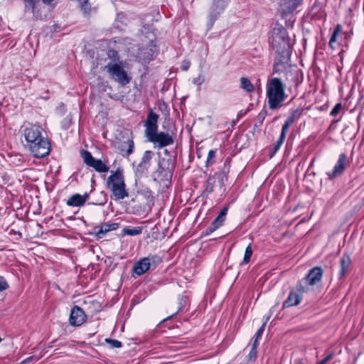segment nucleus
I'll return each mask as SVG.
<instances>
[{
    "label": "nucleus",
    "mask_w": 364,
    "mask_h": 364,
    "mask_svg": "<svg viewBox=\"0 0 364 364\" xmlns=\"http://www.w3.org/2000/svg\"><path fill=\"white\" fill-rule=\"evenodd\" d=\"M21 132L26 141L27 148L36 158H43L49 154L50 150L48 139L43 136L41 126L31 123H25Z\"/></svg>",
    "instance_id": "f257e3e1"
},
{
    "label": "nucleus",
    "mask_w": 364,
    "mask_h": 364,
    "mask_svg": "<svg viewBox=\"0 0 364 364\" xmlns=\"http://www.w3.org/2000/svg\"><path fill=\"white\" fill-rule=\"evenodd\" d=\"M285 86L280 78L272 77L267 83V98L269 109H276L282 107L286 100Z\"/></svg>",
    "instance_id": "f03ea898"
},
{
    "label": "nucleus",
    "mask_w": 364,
    "mask_h": 364,
    "mask_svg": "<svg viewBox=\"0 0 364 364\" xmlns=\"http://www.w3.org/2000/svg\"><path fill=\"white\" fill-rule=\"evenodd\" d=\"M106 181V188L112 193L116 200L128 197L123 169L118 168L116 171H111Z\"/></svg>",
    "instance_id": "7ed1b4c3"
},
{
    "label": "nucleus",
    "mask_w": 364,
    "mask_h": 364,
    "mask_svg": "<svg viewBox=\"0 0 364 364\" xmlns=\"http://www.w3.org/2000/svg\"><path fill=\"white\" fill-rule=\"evenodd\" d=\"M273 47L276 48L277 56L274 64L273 70L277 73L280 70V66L288 63L291 57V48L289 41L284 36L274 37Z\"/></svg>",
    "instance_id": "20e7f679"
},
{
    "label": "nucleus",
    "mask_w": 364,
    "mask_h": 364,
    "mask_svg": "<svg viewBox=\"0 0 364 364\" xmlns=\"http://www.w3.org/2000/svg\"><path fill=\"white\" fill-rule=\"evenodd\" d=\"M105 70L110 77L122 86L129 84L131 81L127 71L122 66V63H109L105 66Z\"/></svg>",
    "instance_id": "39448f33"
},
{
    "label": "nucleus",
    "mask_w": 364,
    "mask_h": 364,
    "mask_svg": "<svg viewBox=\"0 0 364 364\" xmlns=\"http://www.w3.org/2000/svg\"><path fill=\"white\" fill-rule=\"evenodd\" d=\"M230 0H212V3L208 9V26L210 28L215 21L224 12Z\"/></svg>",
    "instance_id": "423d86ee"
},
{
    "label": "nucleus",
    "mask_w": 364,
    "mask_h": 364,
    "mask_svg": "<svg viewBox=\"0 0 364 364\" xmlns=\"http://www.w3.org/2000/svg\"><path fill=\"white\" fill-rule=\"evenodd\" d=\"M161 262V258L157 255L144 257L134 264L133 267V272L136 275L141 276L148 272L150 269H154Z\"/></svg>",
    "instance_id": "0eeeda50"
},
{
    "label": "nucleus",
    "mask_w": 364,
    "mask_h": 364,
    "mask_svg": "<svg viewBox=\"0 0 364 364\" xmlns=\"http://www.w3.org/2000/svg\"><path fill=\"white\" fill-rule=\"evenodd\" d=\"M80 155L84 163L87 166L93 168L97 172L106 173L109 171V166L101 159L93 157L90 151L82 150Z\"/></svg>",
    "instance_id": "6e6552de"
},
{
    "label": "nucleus",
    "mask_w": 364,
    "mask_h": 364,
    "mask_svg": "<svg viewBox=\"0 0 364 364\" xmlns=\"http://www.w3.org/2000/svg\"><path fill=\"white\" fill-rule=\"evenodd\" d=\"M149 141L153 143L155 147L161 149L174 143L173 137L168 133L164 132H159L158 130L148 136Z\"/></svg>",
    "instance_id": "1a4fd4ad"
},
{
    "label": "nucleus",
    "mask_w": 364,
    "mask_h": 364,
    "mask_svg": "<svg viewBox=\"0 0 364 364\" xmlns=\"http://www.w3.org/2000/svg\"><path fill=\"white\" fill-rule=\"evenodd\" d=\"M350 165V161L346 154L341 153L339 154L338 161L335 164L333 170L326 173L328 178L332 180L341 176L344 170Z\"/></svg>",
    "instance_id": "9d476101"
},
{
    "label": "nucleus",
    "mask_w": 364,
    "mask_h": 364,
    "mask_svg": "<svg viewBox=\"0 0 364 364\" xmlns=\"http://www.w3.org/2000/svg\"><path fill=\"white\" fill-rule=\"evenodd\" d=\"M159 116L152 110L149 111L144 124L145 136L147 137L158 130V119Z\"/></svg>",
    "instance_id": "9b49d317"
},
{
    "label": "nucleus",
    "mask_w": 364,
    "mask_h": 364,
    "mask_svg": "<svg viewBox=\"0 0 364 364\" xmlns=\"http://www.w3.org/2000/svg\"><path fill=\"white\" fill-rule=\"evenodd\" d=\"M86 319V315L82 308L75 306L70 314V323L73 326H81Z\"/></svg>",
    "instance_id": "f8f14e48"
},
{
    "label": "nucleus",
    "mask_w": 364,
    "mask_h": 364,
    "mask_svg": "<svg viewBox=\"0 0 364 364\" xmlns=\"http://www.w3.org/2000/svg\"><path fill=\"white\" fill-rule=\"evenodd\" d=\"M304 0H283L280 3V11L282 17L292 14L303 4Z\"/></svg>",
    "instance_id": "ddd939ff"
},
{
    "label": "nucleus",
    "mask_w": 364,
    "mask_h": 364,
    "mask_svg": "<svg viewBox=\"0 0 364 364\" xmlns=\"http://www.w3.org/2000/svg\"><path fill=\"white\" fill-rule=\"evenodd\" d=\"M154 156V152L151 151H146L141 158L140 163L136 168V173L142 175L147 172L150 165L151 160Z\"/></svg>",
    "instance_id": "4468645a"
},
{
    "label": "nucleus",
    "mask_w": 364,
    "mask_h": 364,
    "mask_svg": "<svg viewBox=\"0 0 364 364\" xmlns=\"http://www.w3.org/2000/svg\"><path fill=\"white\" fill-rule=\"evenodd\" d=\"M228 213V208H223L217 218L212 222L210 226L206 229V235H209L219 228L223 224Z\"/></svg>",
    "instance_id": "2eb2a0df"
},
{
    "label": "nucleus",
    "mask_w": 364,
    "mask_h": 364,
    "mask_svg": "<svg viewBox=\"0 0 364 364\" xmlns=\"http://www.w3.org/2000/svg\"><path fill=\"white\" fill-rule=\"evenodd\" d=\"M23 1L26 11L31 12L35 19L41 18V14L39 9V0H23Z\"/></svg>",
    "instance_id": "dca6fc26"
},
{
    "label": "nucleus",
    "mask_w": 364,
    "mask_h": 364,
    "mask_svg": "<svg viewBox=\"0 0 364 364\" xmlns=\"http://www.w3.org/2000/svg\"><path fill=\"white\" fill-rule=\"evenodd\" d=\"M119 223H105L102 224L101 225L96 226L95 228V232L98 238H102L106 233L111 230H115L119 228Z\"/></svg>",
    "instance_id": "f3484780"
},
{
    "label": "nucleus",
    "mask_w": 364,
    "mask_h": 364,
    "mask_svg": "<svg viewBox=\"0 0 364 364\" xmlns=\"http://www.w3.org/2000/svg\"><path fill=\"white\" fill-rule=\"evenodd\" d=\"M89 198V194L85 193L84 195L75 193L66 202L68 206L71 207H81L83 206L85 202Z\"/></svg>",
    "instance_id": "a211bd4d"
},
{
    "label": "nucleus",
    "mask_w": 364,
    "mask_h": 364,
    "mask_svg": "<svg viewBox=\"0 0 364 364\" xmlns=\"http://www.w3.org/2000/svg\"><path fill=\"white\" fill-rule=\"evenodd\" d=\"M301 296L299 292L296 291L294 289H292L287 299L283 303V308H289L294 306H297L301 301Z\"/></svg>",
    "instance_id": "6ab92c4d"
},
{
    "label": "nucleus",
    "mask_w": 364,
    "mask_h": 364,
    "mask_svg": "<svg viewBox=\"0 0 364 364\" xmlns=\"http://www.w3.org/2000/svg\"><path fill=\"white\" fill-rule=\"evenodd\" d=\"M322 276V269L319 267H315L309 270V273L304 277V279L310 282V284H313L314 286L316 284L321 281Z\"/></svg>",
    "instance_id": "aec40b11"
},
{
    "label": "nucleus",
    "mask_w": 364,
    "mask_h": 364,
    "mask_svg": "<svg viewBox=\"0 0 364 364\" xmlns=\"http://www.w3.org/2000/svg\"><path fill=\"white\" fill-rule=\"evenodd\" d=\"M351 264V259L348 254H343L340 259L341 268L338 273V278L341 279L346 274L350 265Z\"/></svg>",
    "instance_id": "412c9836"
},
{
    "label": "nucleus",
    "mask_w": 364,
    "mask_h": 364,
    "mask_svg": "<svg viewBox=\"0 0 364 364\" xmlns=\"http://www.w3.org/2000/svg\"><path fill=\"white\" fill-rule=\"evenodd\" d=\"M313 284H310V282L303 278L299 282L294 289L299 292V294L302 297L304 294L309 292L313 289Z\"/></svg>",
    "instance_id": "4be33fe9"
},
{
    "label": "nucleus",
    "mask_w": 364,
    "mask_h": 364,
    "mask_svg": "<svg viewBox=\"0 0 364 364\" xmlns=\"http://www.w3.org/2000/svg\"><path fill=\"white\" fill-rule=\"evenodd\" d=\"M121 154L123 156H129L134 151V141L128 140L124 141L120 146Z\"/></svg>",
    "instance_id": "5701e85b"
},
{
    "label": "nucleus",
    "mask_w": 364,
    "mask_h": 364,
    "mask_svg": "<svg viewBox=\"0 0 364 364\" xmlns=\"http://www.w3.org/2000/svg\"><path fill=\"white\" fill-rule=\"evenodd\" d=\"M342 31V26L340 25V24H337L333 30V32L330 38V41H329V46L334 49V43L336 42L337 41V37L341 33Z\"/></svg>",
    "instance_id": "b1692460"
},
{
    "label": "nucleus",
    "mask_w": 364,
    "mask_h": 364,
    "mask_svg": "<svg viewBox=\"0 0 364 364\" xmlns=\"http://www.w3.org/2000/svg\"><path fill=\"white\" fill-rule=\"evenodd\" d=\"M240 87L247 92H251L254 90V85L250 80L245 77L240 78Z\"/></svg>",
    "instance_id": "393cba45"
},
{
    "label": "nucleus",
    "mask_w": 364,
    "mask_h": 364,
    "mask_svg": "<svg viewBox=\"0 0 364 364\" xmlns=\"http://www.w3.org/2000/svg\"><path fill=\"white\" fill-rule=\"evenodd\" d=\"M301 116V111L299 109H292L287 119L285 121L290 124H292L296 120H298Z\"/></svg>",
    "instance_id": "a878e982"
},
{
    "label": "nucleus",
    "mask_w": 364,
    "mask_h": 364,
    "mask_svg": "<svg viewBox=\"0 0 364 364\" xmlns=\"http://www.w3.org/2000/svg\"><path fill=\"white\" fill-rule=\"evenodd\" d=\"M143 228L142 227H135V228H125L123 229L122 232L124 235H138L142 232Z\"/></svg>",
    "instance_id": "bb28decb"
},
{
    "label": "nucleus",
    "mask_w": 364,
    "mask_h": 364,
    "mask_svg": "<svg viewBox=\"0 0 364 364\" xmlns=\"http://www.w3.org/2000/svg\"><path fill=\"white\" fill-rule=\"evenodd\" d=\"M162 173H164L165 177H168V176L171 177V172L168 170H165L164 168H161V166L159 164L157 171L154 173V180L155 181L156 180L162 181L163 178L161 177V175Z\"/></svg>",
    "instance_id": "cd10ccee"
},
{
    "label": "nucleus",
    "mask_w": 364,
    "mask_h": 364,
    "mask_svg": "<svg viewBox=\"0 0 364 364\" xmlns=\"http://www.w3.org/2000/svg\"><path fill=\"white\" fill-rule=\"evenodd\" d=\"M78 2L84 14L89 15L91 12V6L88 3V0H78Z\"/></svg>",
    "instance_id": "c85d7f7f"
},
{
    "label": "nucleus",
    "mask_w": 364,
    "mask_h": 364,
    "mask_svg": "<svg viewBox=\"0 0 364 364\" xmlns=\"http://www.w3.org/2000/svg\"><path fill=\"white\" fill-rule=\"evenodd\" d=\"M284 141V140L279 138L277 142L272 145L269 153V158H272L274 156L276 152L281 148Z\"/></svg>",
    "instance_id": "c756f323"
},
{
    "label": "nucleus",
    "mask_w": 364,
    "mask_h": 364,
    "mask_svg": "<svg viewBox=\"0 0 364 364\" xmlns=\"http://www.w3.org/2000/svg\"><path fill=\"white\" fill-rule=\"evenodd\" d=\"M145 49L143 48L141 50V54L142 55V57L144 58V60H150L151 58L154 55V53L156 52V46H151V48L149 49V50L146 52H144L143 54H142V52Z\"/></svg>",
    "instance_id": "7c9ffc66"
},
{
    "label": "nucleus",
    "mask_w": 364,
    "mask_h": 364,
    "mask_svg": "<svg viewBox=\"0 0 364 364\" xmlns=\"http://www.w3.org/2000/svg\"><path fill=\"white\" fill-rule=\"evenodd\" d=\"M267 112L266 109H262L259 114L256 117V123H255V126H261L262 124L263 123L265 117H267Z\"/></svg>",
    "instance_id": "2f4dec72"
},
{
    "label": "nucleus",
    "mask_w": 364,
    "mask_h": 364,
    "mask_svg": "<svg viewBox=\"0 0 364 364\" xmlns=\"http://www.w3.org/2000/svg\"><path fill=\"white\" fill-rule=\"evenodd\" d=\"M215 155H216V149H211L209 151V152L208 154L207 160L205 162L206 166H209L215 162L214 159L215 157Z\"/></svg>",
    "instance_id": "473e14b6"
},
{
    "label": "nucleus",
    "mask_w": 364,
    "mask_h": 364,
    "mask_svg": "<svg viewBox=\"0 0 364 364\" xmlns=\"http://www.w3.org/2000/svg\"><path fill=\"white\" fill-rule=\"evenodd\" d=\"M252 255V247H251V245H249L246 249H245V255H244V258H243V263H248L250 260V257Z\"/></svg>",
    "instance_id": "72a5a7b5"
},
{
    "label": "nucleus",
    "mask_w": 364,
    "mask_h": 364,
    "mask_svg": "<svg viewBox=\"0 0 364 364\" xmlns=\"http://www.w3.org/2000/svg\"><path fill=\"white\" fill-rule=\"evenodd\" d=\"M105 342L112 348H118L122 347V344L119 341L114 340L112 338H106Z\"/></svg>",
    "instance_id": "f704fd0d"
},
{
    "label": "nucleus",
    "mask_w": 364,
    "mask_h": 364,
    "mask_svg": "<svg viewBox=\"0 0 364 364\" xmlns=\"http://www.w3.org/2000/svg\"><path fill=\"white\" fill-rule=\"evenodd\" d=\"M257 344H256V341H254V343L252 345V349L248 355L249 360H255L257 357Z\"/></svg>",
    "instance_id": "c9c22d12"
},
{
    "label": "nucleus",
    "mask_w": 364,
    "mask_h": 364,
    "mask_svg": "<svg viewBox=\"0 0 364 364\" xmlns=\"http://www.w3.org/2000/svg\"><path fill=\"white\" fill-rule=\"evenodd\" d=\"M291 124H289L288 122H285L284 124H283L282 126V132H281V134H280V136H279V139H282L283 140H285V138H286V135H287V133L289 130V127L291 126Z\"/></svg>",
    "instance_id": "e433bc0d"
},
{
    "label": "nucleus",
    "mask_w": 364,
    "mask_h": 364,
    "mask_svg": "<svg viewBox=\"0 0 364 364\" xmlns=\"http://www.w3.org/2000/svg\"><path fill=\"white\" fill-rule=\"evenodd\" d=\"M269 318V316H267V319H266V321L262 325V326L257 330L256 334H255V341H256V344H257V340L259 339V338L262 336V334L264 332V330L265 328V326H266V323H267V320Z\"/></svg>",
    "instance_id": "4c0bfd02"
},
{
    "label": "nucleus",
    "mask_w": 364,
    "mask_h": 364,
    "mask_svg": "<svg viewBox=\"0 0 364 364\" xmlns=\"http://www.w3.org/2000/svg\"><path fill=\"white\" fill-rule=\"evenodd\" d=\"M102 196V199L92 202V203L95 205H104L107 203V197L103 191L100 193Z\"/></svg>",
    "instance_id": "58836bf2"
},
{
    "label": "nucleus",
    "mask_w": 364,
    "mask_h": 364,
    "mask_svg": "<svg viewBox=\"0 0 364 364\" xmlns=\"http://www.w3.org/2000/svg\"><path fill=\"white\" fill-rule=\"evenodd\" d=\"M341 107H342V105L341 103H337L334 107L333 108V109L331 111V113L330 114L332 116V117H336L338 115V114L339 113V112L341 111Z\"/></svg>",
    "instance_id": "ea45409f"
},
{
    "label": "nucleus",
    "mask_w": 364,
    "mask_h": 364,
    "mask_svg": "<svg viewBox=\"0 0 364 364\" xmlns=\"http://www.w3.org/2000/svg\"><path fill=\"white\" fill-rule=\"evenodd\" d=\"M205 81V78L203 75H199L197 77L193 79V83L198 86H200Z\"/></svg>",
    "instance_id": "a19ab883"
},
{
    "label": "nucleus",
    "mask_w": 364,
    "mask_h": 364,
    "mask_svg": "<svg viewBox=\"0 0 364 364\" xmlns=\"http://www.w3.org/2000/svg\"><path fill=\"white\" fill-rule=\"evenodd\" d=\"M9 285L4 277L0 276V291L8 289Z\"/></svg>",
    "instance_id": "79ce46f5"
},
{
    "label": "nucleus",
    "mask_w": 364,
    "mask_h": 364,
    "mask_svg": "<svg viewBox=\"0 0 364 364\" xmlns=\"http://www.w3.org/2000/svg\"><path fill=\"white\" fill-rule=\"evenodd\" d=\"M333 358V354H328L322 360L317 363V364H326Z\"/></svg>",
    "instance_id": "37998d69"
},
{
    "label": "nucleus",
    "mask_w": 364,
    "mask_h": 364,
    "mask_svg": "<svg viewBox=\"0 0 364 364\" xmlns=\"http://www.w3.org/2000/svg\"><path fill=\"white\" fill-rule=\"evenodd\" d=\"M190 65H191V63L189 61H183L182 64H181V69L183 70H187L189 68H190Z\"/></svg>",
    "instance_id": "c03bdc74"
},
{
    "label": "nucleus",
    "mask_w": 364,
    "mask_h": 364,
    "mask_svg": "<svg viewBox=\"0 0 364 364\" xmlns=\"http://www.w3.org/2000/svg\"><path fill=\"white\" fill-rule=\"evenodd\" d=\"M108 55H109V57L115 58V57H117L118 53H117V52L116 50H109L108 51Z\"/></svg>",
    "instance_id": "a18cd8bd"
},
{
    "label": "nucleus",
    "mask_w": 364,
    "mask_h": 364,
    "mask_svg": "<svg viewBox=\"0 0 364 364\" xmlns=\"http://www.w3.org/2000/svg\"><path fill=\"white\" fill-rule=\"evenodd\" d=\"M246 113H247V111L243 112V111H242V110H241V111H240V112H238V114H237V117H238V118H241V117H243Z\"/></svg>",
    "instance_id": "49530a36"
},
{
    "label": "nucleus",
    "mask_w": 364,
    "mask_h": 364,
    "mask_svg": "<svg viewBox=\"0 0 364 364\" xmlns=\"http://www.w3.org/2000/svg\"><path fill=\"white\" fill-rule=\"evenodd\" d=\"M53 0H42L43 3L46 5H50Z\"/></svg>",
    "instance_id": "de8ad7c7"
},
{
    "label": "nucleus",
    "mask_w": 364,
    "mask_h": 364,
    "mask_svg": "<svg viewBox=\"0 0 364 364\" xmlns=\"http://www.w3.org/2000/svg\"><path fill=\"white\" fill-rule=\"evenodd\" d=\"M31 359H32V358H31V357H29V358H26V359L23 361V363H28V362H29Z\"/></svg>",
    "instance_id": "09e8293b"
},
{
    "label": "nucleus",
    "mask_w": 364,
    "mask_h": 364,
    "mask_svg": "<svg viewBox=\"0 0 364 364\" xmlns=\"http://www.w3.org/2000/svg\"><path fill=\"white\" fill-rule=\"evenodd\" d=\"M180 304H181V307L179 308L178 311L181 310V309H182V302L181 301H180Z\"/></svg>",
    "instance_id": "8fccbe9b"
}]
</instances>
